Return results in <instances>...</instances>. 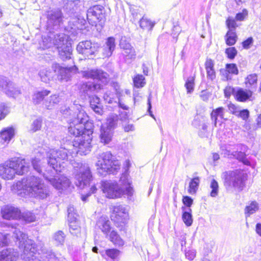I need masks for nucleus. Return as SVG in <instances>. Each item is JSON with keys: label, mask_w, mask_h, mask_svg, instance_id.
<instances>
[{"label": "nucleus", "mask_w": 261, "mask_h": 261, "mask_svg": "<svg viewBox=\"0 0 261 261\" xmlns=\"http://www.w3.org/2000/svg\"><path fill=\"white\" fill-rule=\"evenodd\" d=\"M13 236L18 242L19 248H23L21 257L24 261H63L62 257H57L52 250L42 248L37 250L34 242L28 239L27 235L19 229L14 228Z\"/></svg>", "instance_id": "f257e3e1"}, {"label": "nucleus", "mask_w": 261, "mask_h": 261, "mask_svg": "<svg viewBox=\"0 0 261 261\" xmlns=\"http://www.w3.org/2000/svg\"><path fill=\"white\" fill-rule=\"evenodd\" d=\"M18 191L25 195L39 199H46L50 194L48 188L40 178L32 175L18 181L15 185Z\"/></svg>", "instance_id": "f03ea898"}, {"label": "nucleus", "mask_w": 261, "mask_h": 261, "mask_svg": "<svg viewBox=\"0 0 261 261\" xmlns=\"http://www.w3.org/2000/svg\"><path fill=\"white\" fill-rule=\"evenodd\" d=\"M40 155L38 157L33 159L32 160V164L35 170L40 173L42 170V162L40 159L41 156H44V153L46 156V160L48 165L52 168L50 170L52 174L55 172L61 171V162L63 163L65 161H67L68 159L67 150L65 148H60L58 150L54 149H47L45 150L44 152L42 149L39 151Z\"/></svg>", "instance_id": "7ed1b4c3"}, {"label": "nucleus", "mask_w": 261, "mask_h": 261, "mask_svg": "<svg viewBox=\"0 0 261 261\" xmlns=\"http://www.w3.org/2000/svg\"><path fill=\"white\" fill-rule=\"evenodd\" d=\"M101 188L107 197L112 199L121 197L124 194L132 196L133 191L125 173L122 174L118 182L114 180L101 181Z\"/></svg>", "instance_id": "20e7f679"}, {"label": "nucleus", "mask_w": 261, "mask_h": 261, "mask_svg": "<svg viewBox=\"0 0 261 261\" xmlns=\"http://www.w3.org/2000/svg\"><path fill=\"white\" fill-rule=\"evenodd\" d=\"M30 169V163L25 159H14L0 164V176L5 179H12L15 174L23 175Z\"/></svg>", "instance_id": "39448f33"}, {"label": "nucleus", "mask_w": 261, "mask_h": 261, "mask_svg": "<svg viewBox=\"0 0 261 261\" xmlns=\"http://www.w3.org/2000/svg\"><path fill=\"white\" fill-rule=\"evenodd\" d=\"M96 166L98 174L105 176L108 174H116L120 169V163L115 160L110 152H106L99 155Z\"/></svg>", "instance_id": "423d86ee"}, {"label": "nucleus", "mask_w": 261, "mask_h": 261, "mask_svg": "<svg viewBox=\"0 0 261 261\" xmlns=\"http://www.w3.org/2000/svg\"><path fill=\"white\" fill-rule=\"evenodd\" d=\"M224 184L227 189L233 188L240 191L245 185L246 174L240 170L228 171L223 173Z\"/></svg>", "instance_id": "0eeeda50"}, {"label": "nucleus", "mask_w": 261, "mask_h": 261, "mask_svg": "<svg viewBox=\"0 0 261 261\" xmlns=\"http://www.w3.org/2000/svg\"><path fill=\"white\" fill-rule=\"evenodd\" d=\"M75 184L81 189H84L89 185L92 176L89 167L81 164L78 169H75Z\"/></svg>", "instance_id": "6e6552de"}, {"label": "nucleus", "mask_w": 261, "mask_h": 261, "mask_svg": "<svg viewBox=\"0 0 261 261\" xmlns=\"http://www.w3.org/2000/svg\"><path fill=\"white\" fill-rule=\"evenodd\" d=\"M91 141L92 137H86L85 135H82L81 137L75 138L72 142V146L74 148L72 152L80 155L87 154L91 150Z\"/></svg>", "instance_id": "1a4fd4ad"}, {"label": "nucleus", "mask_w": 261, "mask_h": 261, "mask_svg": "<svg viewBox=\"0 0 261 261\" xmlns=\"http://www.w3.org/2000/svg\"><path fill=\"white\" fill-rule=\"evenodd\" d=\"M99 45L97 43L92 42L90 40L82 41L79 43L76 50L79 54L82 55L84 58L91 59L98 51Z\"/></svg>", "instance_id": "9d476101"}, {"label": "nucleus", "mask_w": 261, "mask_h": 261, "mask_svg": "<svg viewBox=\"0 0 261 261\" xmlns=\"http://www.w3.org/2000/svg\"><path fill=\"white\" fill-rule=\"evenodd\" d=\"M51 68L57 74L58 79L61 82L69 81L72 76L75 74L78 70L75 65L69 67H64L57 63L52 64Z\"/></svg>", "instance_id": "9b49d317"}, {"label": "nucleus", "mask_w": 261, "mask_h": 261, "mask_svg": "<svg viewBox=\"0 0 261 261\" xmlns=\"http://www.w3.org/2000/svg\"><path fill=\"white\" fill-rule=\"evenodd\" d=\"M105 11L104 7L100 5H95L87 10V19L92 25H96L97 22L104 21Z\"/></svg>", "instance_id": "f8f14e48"}, {"label": "nucleus", "mask_w": 261, "mask_h": 261, "mask_svg": "<svg viewBox=\"0 0 261 261\" xmlns=\"http://www.w3.org/2000/svg\"><path fill=\"white\" fill-rule=\"evenodd\" d=\"M83 77L98 80L102 84H106L109 81V74L101 69H91L83 72Z\"/></svg>", "instance_id": "ddd939ff"}, {"label": "nucleus", "mask_w": 261, "mask_h": 261, "mask_svg": "<svg viewBox=\"0 0 261 261\" xmlns=\"http://www.w3.org/2000/svg\"><path fill=\"white\" fill-rule=\"evenodd\" d=\"M50 184L56 189L64 190L70 187L69 179L63 175L56 176L54 178L49 177L44 175Z\"/></svg>", "instance_id": "4468645a"}, {"label": "nucleus", "mask_w": 261, "mask_h": 261, "mask_svg": "<svg viewBox=\"0 0 261 261\" xmlns=\"http://www.w3.org/2000/svg\"><path fill=\"white\" fill-rule=\"evenodd\" d=\"M63 14L60 10L48 11L47 14V23L49 27L58 28L63 21Z\"/></svg>", "instance_id": "2eb2a0df"}, {"label": "nucleus", "mask_w": 261, "mask_h": 261, "mask_svg": "<svg viewBox=\"0 0 261 261\" xmlns=\"http://www.w3.org/2000/svg\"><path fill=\"white\" fill-rule=\"evenodd\" d=\"M128 218V213L125 207L119 205L114 207L111 219L116 223H124Z\"/></svg>", "instance_id": "dca6fc26"}, {"label": "nucleus", "mask_w": 261, "mask_h": 261, "mask_svg": "<svg viewBox=\"0 0 261 261\" xmlns=\"http://www.w3.org/2000/svg\"><path fill=\"white\" fill-rule=\"evenodd\" d=\"M3 218L5 219H18L21 217V212L17 208L13 206L7 205L2 209Z\"/></svg>", "instance_id": "f3484780"}, {"label": "nucleus", "mask_w": 261, "mask_h": 261, "mask_svg": "<svg viewBox=\"0 0 261 261\" xmlns=\"http://www.w3.org/2000/svg\"><path fill=\"white\" fill-rule=\"evenodd\" d=\"M88 116L81 106L77 107L74 112L72 117L69 120L73 122V124H80L86 123L88 121Z\"/></svg>", "instance_id": "a211bd4d"}, {"label": "nucleus", "mask_w": 261, "mask_h": 261, "mask_svg": "<svg viewBox=\"0 0 261 261\" xmlns=\"http://www.w3.org/2000/svg\"><path fill=\"white\" fill-rule=\"evenodd\" d=\"M107 261H119L121 252L117 249H108L99 252Z\"/></svg>", "instance_id": "6ab92c4d"}, {"label": "nucleus", "mask_w": 261, "mask_h": 261, "mask_svg": "<svg viewBox=\"0 0 261 261\" xmlns=\"http://www.w3.org/2000/svg\"><path fill=\"white\" fill-rule=\"evenodd\" d=\"M18 253L12 249H7L0 252V261H16Z\"/></svg>", "instance_id": "aec40b11"}, {"label": "nucleus", "mask_w": 261, "mask_h": 261, "mask_svg": "<svg viewBox=\"0 0 261 261\" xmlns=\"http://www.w3.org/2000/svg\"><path fill=\"white\" fill-rule=\"evenodd\" d=\"M110 223V221L107 218L101 217L97 221L96 226L107 237L111 229Z\"/></svg>", "instance_id": "412c9836"}, {"label": "nucleus", "mask_w": 261, "mask_h": 261, "mask_svg": "<svg viewBox=\"0 0 261 261\" xmlns=\"http://www.w3.org/2000/svg\"><path fill=\"white\" fill-rule=\"evenodd\" d=\"M69 22L70 25H72V26L71 27V29L74 30H84L86 28V25L87 24L86 19L81 16L71 18Z\"/></svg>", "instance_id": "4be33fe9"}, {"label": "nucleus", "mask_w": 261, "mask_h": 261, "mask_svg": "<svg viewBox=\"0 0 261 261\" xmlns=\"http://www.w3.org/2000/svg\"><path fill=\"white\" fill-rule=\"evenodd\" d=\"M102 86L100 84L85 83L82 85L81 90L87 95H89L90 93L101 89Z\"/></svg>", "instance_id": "5701e85b"}, {"label": "nucleus", "mask_w": 261, "mask_h": 261, "mask_svg": "<svg viewBox=\"0 0 261 261\" xmlns=\"http://www.w3.org/2000/svg\"><path fill=\"white\" fill-rule=\"evenodd\" d=\"M113 134V130L106 128L105 125H101L100 135L101 142L108 144L112 140Z\"/></svg>", "instance_id": "b1692460"}, {"label": "nucleus", "mask_w": 261, "mask_h": 261, "mask_svg": "<svg viewBox=\"0 0 261 261\" xmlns=\"http://www.w3.org/2000/svg\"><path fill=\"white\" fill-rule=\"evenodd\" d=\"M214 62L211 59H207L205 64V68L206 71L208 79L213 80L216 77V72L214 69Z\"/></svg>", "instance_id": "393cba45"}, {"label": "nucleus", "mask_w": 261, "mask_h": 261, "mask_svg": "<svg viewBox=\"0 0 261 261\" xmlns=\"http://www.w3.org/2000/svg\"><path fill=\"white\" fill-rule=\"evenodd\" d=\"M71 121H69L68 132L70 134L75 137V138L81 137L83 135V126L80 124H74Z\"/></svg>", "instance_id": "a878e982"}, {"label": "nucleus", "mask_w": 261, "mask_h": 261, "mask_svg": "<svg viewBox=\"0 0 261 261\" xmlns=\"http://www.w3.org/2000/svg\"><path fill=\"white\" fill-rule=\"evenodd\" d=\"M58 49L60 57L62 60L65 61L71 58L72 48L70 45L60 46Z\"/></svg>", "instance_id": "bb28decb"}, {"label": "nucleus", "mask_w": 261, "mask_h": 261, "mask_svg": "<svg viewBox=\"0 0 261 261\" xmlns=\"http://www.w3.org/2000/svg\"><path fill=\"white\" fill-rule=\"evenodd\" d=\"M221 73H222L227 80L230 79L229 74H232L237 75L239 73V70L238 67L235 64H227L226 65L225 70H221Z\"/></svg>", "instance_id": "cd10ccee"}, {"label": "nucleus", "mask_w": 261, "mask_h": 261, "mask_svg": "<svg viewBox=\"0 0 261 261\" xmlns=\"http://www.w3.org/2000/svg\"><path fill=\"white\" fill-rule=\"evenodd\" d=\"M50 93V91L46 89L35 92L32 97L33 102L35 105L40 104L44 97L49 95Z\"/></svg>", "instance_id": "c85d7f7f"}, {"label": "nucleus", "mask_w": 261, "mask_h": 261, "mask_svg": "<svg viewBox=\"0 0 261 261\" xmlns=\"http://www.w3.org/2000/svg\"><path fill=\"white\" fill-rule=\"evenodd\" d=\"M60 101V98L57 94L51 95L44 101V105L48 110H51L55 107Z\"/></svg>", "instance_id": "c756f323"}, {"label": "nucleus", "mask_w": 261, "mask_h": 261, "mask_svg": "<svg viewBox=\"0 0 261 261\" xmlns=\"http://www.w3.org/2000/svg\"><path fill=\"white\" fill-rule=\"evenodd\" d=\"M181 210L182 211V219L184 222L187 226H191L193 223L192 210L190 208H186L185 206H182Z\"/></svg>", "instance_id": "7c9ffc66"}, {"label": "nucleus", "mask_w": 261, "mask_h": 261, "mask_svg": "<svg viewBox=\"0 0 261 261\" xmlns=\"http://www.w3.org/2000/svg\"><path fill=\"white\" fill-rule=\"evenodd\" d=\"M10 86H8L4 92L9 97L15 98L21 93L20 89L15 84L11 82Z\"/></svg>", "instance_id": "2f4dec72"}, {"label": "nucleus", "mask_w": 261, "mask_h": 261, "mask_svg": "<svg viewBox=\"0 0 261 261\" xmlns=\"http://www.w3.org/2000/svg\"><path fill=\"white\" fill-rule=\"evenodd\" d=\"M224 113L225 109L223 107H219L212 111L211 114V117L215 126H216L218 117H219L221 119H223Z\"/></svg>", "instance_id": "473e14b6"}, {"label": "nucleus", "mask_w": 261, "mask_h": 261, "mask_svg": "<svg viewBox=\"0 0 261 261\" xmlns=\"http://www.w3.org/2000/svg\"><path fill=\"white\" fill-rule=\"evenodd\" d=\"M14 135L13 127H8L3 129L0 133V137L4 142H9Z\"/></svg>", "instance_id": "72a5a7b5"}, {"label": "nucleus", "mask_w": 261, "mask_h": 261, "mask_svg": "<svg viewBox=\"0 0 261 261\" xmlns=\"http://www.w3.org/2000/svg\"><path fill=\"white\" fill-rule=\"evenodd\" d=\"M39 75L41 81L45 83H48L53 80L54 76L51 70L47 68L41 70L39 72Z\"/></svg>", "instance_id": "f704fd0d"}, {"label": "nucleus", "mask_w": 261, "mask_h": 261, "mask_svg": "<svg viewBox=\"0 0 261 261\" xmlns=\"http://www.w3.org/2000/svg\"><path fill=\"white\" fill-rule=\"evenodd\" d=\"M54 44L57 46V48H59L60 46L62 47L64 45H70V43H68L66 36L64 34L56 35L55 36Z\"/></svg>", "instance_id": "c9c22d12"}, {"label": "nucleus", "mask_w": 261, "mask_h": 261, "mask_svg": "<svg viewBox=\"0 0 261 261\" xmlns=\"http://www.w3.org/2000/svg\"><path fill=\"white\" fill-rule=\"evenodd\" d=\"M109 239L114 245L122 246L124 245V241L115 230H112L109 235Z\"/></svg>", "instance_id": "e433bc0d"}, {"label": "nucleus", "mask_w": 261, "mask_h": 261, "mask_svg": "<svg viewBox=\"0 0 261 261\" xmlns=\"http://www.w3.org/2000/svg\"><path fill=\"white\" fill-rule=\"evenodd\" d=\"M118 121V116L115 114H111L107 119V122L104 125L106 128L113 131L117 125Z\"/></svg>", "instance_id": "4c0bfd02"}, {"label": "nucleus", "mask_w": 261, "mask_h": 261, "mask_svg": "<svg viewBox=\"0 0 261 261\" xmlns=\"http://www.w3.org/2000/svg\"><path fill=\"white\" fill-rule=\"evenodd\" d=\"M226 43L231 46L234 45L237 40V36L233 30H228L225 36Z\"/></svg>", "instance_id": "58836bf2"}, {"label": "nucleus", "mask_w": 261, "mask_h": 261, "mask_svg": "<svg viewBox=\"0 0 261 261\" xmlns=\"http://www.w3.org/2000/svg\"><path fill=\"white\" fill-rule=\"evenodd\" d=\"M251 95L252 92L250 91L240 89L237 92L236 97L238 101H244L248 99Z\"/></svg>", "instance_id": "ea45409f"}, {"label": "nucleus", "mask_w": 261, "mask_h": 261, "mask_svg": "<svg viewBox=\"0 0 261 261\" xmlns=\"http://www.w3.org/2000/svg\"><path fill=\"white\" fill-rule=\"evenodd\" d=\"M82 125L83 126L82 135H85L86 137L89 136V137H92L94 127L93 123L88 120L86 123H83Z\"/></svg>", "instance_id": "a19ab883"}, {"label": "nucleus", "mask_w": 261, "mask_h": 261, "mask_svg": "<svg viewBox=\"0 0 261 261\" xmlns=\"http://www.w3.org/2000/svg\"><path fill=\"white\" fill-rule=\"evenodd\" d=\"M199 178L198 177L193 178L189 184L188 192L190 194H194L196 193L199 184Z\"/></svg>", "instance_id": "79ce46f5"}, {"label": "nucleus", "mask_w": 261, "mask_h": 261, "mask_svg": "<svg viewBox=\"0 0 261 261\" xmlns=\"http://www.w3.org/2000/svg\"><path fill=\"white\" fill-rule=\"evenodd\" d=\"M154 25V23L152 22L146 17H143L140 20V26L143 29L150 30L152 29Z\"/></svg>", "instance_id": "37998d69"}, {"label": "nucleus", "mask_w": 261, "mask_h": 261, "mask_svg": "<svg viewBox=\"0 0 261 261\" xmlns=\"http://www.w3.org/2000/svg\"><path fill=\"white\" fill-rule=\"evenodd\" d=\"M257 75L255 74L249 75L246 79V84L248 87H255L257 83Z\"/></svg>", "instance_id": "c03bdc74"}, {"label": "nucleus", "mask_w": 261, "mask_h": 261, "mask_svg": "<svg viewBox=\"0 0 261 261\" xmlns=\"http://www.w3.org/2000/svg\"><path fill=\"white\" fill-rule=\"evenodd\" d=\"M145 78L142 75L138 74L133 79L134 86L137 88H142L145 84Z\"/></svg>", "instance_id": "a18cd8bd"}, {"label": "nucleus", "mask_w": 261, "mask_h": 261, "mask_svg": "<svg viewBox=\"0 0 261 261\" xmlns=\"http://www.w3.org/2000/svg\"><path fill=\"white\" fill-rule=\"evenodd\" d=\"M22 220L27 223L33 222L36 221L35 215L31 212H25L21 214Z\"/></svg>", "instance_id": "49530a36"}, {"label": "nucleus", "mask_w": 261, "mask_h": 261, "mask_svg": "<svg viewBox=\"0 0 261 261\" xmlns=\"http://www.w3.org/2000/svg\"><path fill=\"white\" fill-rule=\"evenodd\" d=\"M65 236L63 231L59 230L54 236V241L57 245H63L65 241Z\"/></svg>", "instance_id": "de8ad7c7"}, {"label": "nucleus", "mask_w": 261, "mask_h": 261, "mask_svg": "<svg viewBox=\"0 0 261 261\" xmlns=\"http://www.w3.org/2000/svg\"><path fill=\"white\" fill-rule=\"evenodd\" d=\"M122 54L125 60L134 59L136 56L135 50L133 47L123 50Z\"/></svg>", "instance_id": "09e8293b"}, {"label": "nucleus", "mask_w": 261, "mask_h": 261, "mask_svg": "<svg viewBox=\"0 0 261 261\" xmlns=\"http://www.w3.org/2000/svg\"><path fill=\"white\" fill-rule=\"evenodd\" d=\"M258 204L256 202H252L249 205L247 206L245 208L246 213L247 216L254 213L258 210Z\"/></svg>", "instance_id": "8fccbe9b"}, {"label": "nucleus", "mask_w": 261, "mask_h": 261, "mask_svg": "<svg viewBox=\"0 0 261 261\" xmlns=\"http://www.w3.org/2000/svg\"><path fill=\"white\" fill-rule=\"evenodd\" d=\"M185 87L188 93H191L194 90V77L190 76L188 78L185 83Z\"/></svg>", "instance_id": "3c124183"}, {"label": "nucleus", "mask_w": 261, "mask_h": 261, "mask_svg": "<svg viewBox=\"0 0 261 261\" xmlns=\"http://www.w3.org/2000/svg\"><path fill=\"white\" fill-rule=\"evenodd\" d=\"M236 159L239 161L243 163L245 165H249L250 162L246 158V154L242 151L236 152V154H234Z\"/></svg>", "instance_id": "603ef678"}, {"label": "nucleus", "mask_w": 261, "mask_h": 261, "mask_svg": "<svg viewBox=\"0 0 261 261\" xmlns=\"http://www.w3.org/2000/svg\"><path fill=\"white\" fill-rule=\"evenodd\" d=\"M210 187L212 189V191L211 192L210 195L212 197H215L218 195V184L217 181L213 179L211 181Z\"/></svg>", "instance_id": "864d4df0"}, {"label": "nucleus", "mask_w": 261, "mask_h": 261, "mask_svg": "<svg viewBox=\"0 0 261 261\" xmlns=\"http://www.w3.org/2000/svg\"><path fill=\"white\" fill-rule=\"evenodd\" d=\"M11 82L8 78L4 76H0V90L3 92L8 86H10Z\"/></svg>", "instance_id": "5fc2aeb1"}, {"label": "nucleus", "mask_w": 261, "mask_h": 261, "mask_svg": "<svg viewBox=\"0 0 261 261\" xmlns=\"http://www.w3.org/2000/svg\"><path fill=\"white\" fill-rule=\"evenodd\" d=\"M9 107L4 103L0 105V120L4 118L9 113Z\"/></svg>", "instance_id": "6e6d98bb"}, {"label": "nucleus", "mask_w": 261, "mask_h": 261, "mask_svg": "<svg viewBox=\"0 0 261 261\" xmlns=\"http://www.w3.org/2000/svg\"><path fill=\"white\" fill-rule=\"evenodd\" d=\"M9 107L4 103L0 105V120L4 118L9 113Z\"/></svg>", "instance_id": "4d7b16f0"}, {"label": "nucleus", "mask_w": 261, "mask_h": 261, "mask_svg": "<svg viewBox=\"0 0 261 261\" xmlns=\"http://www.w3.org/2000/svg\"><path fill=\"white\" fill-rule=\"evenodd\" d=\"M105 45L107 46V47H108L110 50L114 51L116 47L115 38L112 37H109L107 39Z\"/></svg>", "instance_id": "13d9d810"}, {"label": "nucleus", "mask_w": 261, "mask_h": 261, "mask_svg": "<svg viewBox=\"0 0 261 261\" xmlns=\"http://www.w3.org/2000/svg\"><path fill=\"white\" fill-rule=\"evenodd\" d=\"M54 44V42L53 43L51 42V39L50 37L49 38H42V43L40 44L41 47L43 49H45L46 48H49L51 46V45Z\"/></svg>", "instance_id": "bf43d9fd"}, {"label": "nucleus", "mask_w": 261, "mask_h": 261, "mask_svg": "<svg viewBox=\"0 0 261 261\" xmlns=\"http://www.w3.org/2000/svg\"><path fill=\"white\" fill-rule=\"evenodd\" d=\"M114 94L110 91H106L103 95V99L106 102L112 103L114 100Z\"/></svg>", "instance_id": "052dcab7"}, {"label": "nucleus", "mask_w": 261, "mask_h": 261, "mask_svg": "<svg viewBox=\"0 0 261 261\" xmlns=\"http://www.w3.org/2000/svg\"><path fill=\"white\" fill-rule=\"evenodd\" d=\"M225 53L227 55V57L229 59H233L235 58L236 56L237 55V50L233 47H229L226 49Z\"/></svg>", "instance_id": "680f3d73"}, {"label": "nucleus", "mask_w": 261, "mask_h": 261, "mask_svg": "<svg viewBox=\"0 0 261 261\" xmlns=\"http://www.w3.org/2000/svg\"><path fill=\"white\" fill-rule=\"evenodd\" d=\"M226 23L229 30H233L235 31L237 25L233 18L230 17L228 18L226 20Z\"/></svg>", "instance_id": "e2e57ef3"}, {"label": "nucleus", "mask_w": 261, "mask_h": 261, "mask_svg": "<svg viewBox=\"0 0 261 261\" xmlns=\"http://www.w3.org/2000/svg\"><path fill=\"white\" fill-rule=\"evenodd\" d=\"M80 227L77 225H74V223L71 222L69 224L70 232L73 235H77L80 232Z\"/></svg>", "instance_id": "0e129e2a"}, {"label": "nucleus", "mask_w": 261, "mask_h": 261, "mask_svg": "<svg viewBox=\"0 0 261 261\" xmlns=\"http://www.w3.org/2000/svg\"><path fill=\"white\" fill-rule=\"evenodd\" d=\"M119 45L121 48L124 49H128L133 47L130 44L126 41L125 37H122L120 40Z\"/></svg>", "instance_id": "69168bd1"}, {"label": "nucleus", "mask_w": 261, "mask_h": 261, "mask_svg": "<svg viewBox=\"0 0 261 261\" xmlns=\"http://www.w3.org/2000/svg\"><path fill=\"white\" fill-rule=\"evenodd\" d=\"M8 234L0 232V245L5 246L8 243Z\"/></svg>", "instance_id": "338daca9"}, {"label": "nucleus", "mask_w": 261, "mask_h": 261, "mask_svg": "<svg viewBox=\"0 0 261 261\" xmlns=\"http://www.w3.org/2000/svg\"><path fill=\"white\" fill-rule=\"evenodd\" d=\"M238 116L244 120H246L249 116V112L248 110H243L240 111Z\"/></svg>", "instance_id": "774afa93"}]
</instances>
